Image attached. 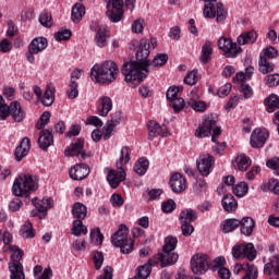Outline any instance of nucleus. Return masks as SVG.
<instances>
[{
  "label": "nucleus",
  "mask_w": 279,
  "mask_h": 279,
  "mask_svg": "<svg viewBox=\"0 0 279 279\" xmlns=\"http://www.w3.org/2000/svg\"><path fill=\"white\" fill-rule=\"evenodd\" d=\"M119 77V66L112 60H107L100 65L95 64L90 70V80L96 84H112Z\"/></svg>",
  "instance_id": "1"
},
{
  "label": "nucleus",
  "mask_w": 279,
  "mask_h": 279,
  "mask_svg": "<svg viewBox=\"0 0 279 279\" xmlns=\"http://www.w3.org/2000/svg\"><path fill=\"white\" fill-rule=\"evenodd\" d=\"M147 66L148 65L136 61L124 62L121 72L122 75H124V81L126 84H129V86H132V82H137L141 84V82H143V80H145L149 73Z\"/></svg>",
  "instance_id": "2"
},
{
  "label": "nucleus",
  "mask_w": 279,
  "mask_h": 279,
  "mask_svg": "<svg viewBox=\"0 0 279 279\" xmlns=\"http://www.w3.org/2000/svg\"><path fill=\"white\" fill-rule=\"evenodd\" d=\"M38 189L32 174L22 173L15 178L12 186V193L15 197H29L33 191Z\"/></svg>",
  "instance_id": "3"
},
{
  "label": "nucleus",
  "mask_w": 279,
  "mask_h": 279,
  "mask_svg": "<svg viewBox=\"0 0 279 279\" xmlns=\"http://www.w3.org/2000/svg\"><path fill=\"white\" fill-rule=\"evenodd\" d=\"M128 226L120 225L117 232L111 235V243L114 247H120L121 254H132L134 252V239L129 236Z\"/></svg>",
  "instance_id": "4"
},
{
  "label": "nucleus",
  "mask_w": 279,
  "mask_h": 279,
  "mask_svg": "<svg viewBox=\"0 0 279 279\" xmlns=\"http://www.w3.org/2000/svg\"><path fill=\"white\" fill-rule=\"evenodd\" d=\"M210 134H213V143H217V136L221 134V128L217 125V117L215 116L205 118L195 131L196 138H206V136H210Z\"/></svg>",
  "instance_id": "5"
},
{
  "label": "nucleus",
  "mask_w": 279,
  "mask_h": 279,
  "mask_svg": "<svg viewBox=\"0 0 279 279\" xmlns=\"http://www.w3.org/2000/svg\"><path fill=\"white\" fill-rule=\"evenodd\" d=\"M231 254L235 260L247 258V260H256V248L253 243L236 244L232 247Z\"/></svg>",
  "instance_id": "6"
},
{
  "label": "nucleus",
  "mask_w": 279,
  "mask_h": 279,
  "mask_svg": "<svg viewBox=\"0 0 279 279\" xmlns=\"http://www.w3.org/2000/svg\"><path fill=\"white\" fill-rule=\"evenodd\" d=\"M197 220V213L194 210H182L179 215V221L181 223V232L183 236H191L195 232L193 221Z\"/></svg>",
  "instance_id": "7"
},
{
  "label": "nucleus",
  "mask_w": 279,
  "mask_h": 279,
  "mask_svg": "<svg viewBox=\"0 0 279 279\" xmlns=\"http://www.w3.org/2000/svg\"><path fill=\"white\" fill-rule=\"evenodd\" d=\"M218 49L223 51L226 58H236V56L243 51V49L236 43L232 41L231 38L223 36L218 39Z\"/></svg>",
  "instance_id": "8"
},
{
  "label": "nucleus",
  "mask_w": 279,
  "mask_h": 279,
  "mask_svg": "<svg viewBox=\"0 0 279 279\" xmlns=\"http://www.w3.org/2000/svg\"><path fill=\"white\" fill-rule=\"evenodd\" d=\"M49 43L45 37H36L28 45V51L26 52V59L29 64H34L36 62V58L34 56L45 51V48L48 47Z\"/></svg>",
  "instance_id": "9"
},
{
  "label": "nucleus",
  "mask_w": 279,
  "mask_h": 279,
  "mask_svg": "<svg viewBox=\"0 0 279 279\" xmlns=\"http://www.w3.org/2000/svg\"><path fill=\"white\" fill-rule=\"evenodd\" d=\"M175 247H178V238L173 235H168L165 239V244L161 254H163L167 258L170 259L169 263H173L174 265L175 263H178V259L180 258V255L175 253Z\"/></svg>",
  "instance_id": "10"
},
{
  "label": "nucleus",
  "mask_w": 279,
  "mask_h": 279,
  "mask_svg": "<svg viewBox=\"0 0 279 279\" xmlns=\"http://www.w3.org/2000/svg\"><path fill=\"white\" fill-rule=\"evenodd\" d=\"M87 210H72V216L74 217L73 226H72V234L74 236H80L81 234H88V228L84 226L82 221L86 219Z\"/></svg>",
  "instance_id": "11"
},
{
  "label": "nucleus",
  "mask_w": 279,
  "mask_h": 279,
  "mask_svg": "<svg viewBox=\"0 0 279 279\" xmlns=\"http://www.w3.org/2000/svg\"><path fill=\"white\" fill-rule=\"evenodd\" d=\"M208 257L204 254H195L191 258V269L196 276H203L208 271Z\"/></svg>",
  "instance_id": "12"
},
{
  "label": "nucleus",
  "mask_w": 279,
  "mask_h": 279,
  "mask_svg": "<svg viewBox=\"0 0 279 279\" xmlns=\"http://www.w3.org/2000/svg\"><path fill=\"white\" fill-rule=\"evenodd\" d=\"M123 121V112L116 111L111 113L110 119L107 121L106 125L104 126V134L102 137L105 141H108L112 137V132H114V128L121 124Z\"/></svg>",
  "instance_id": "13"
},
{
  "label": "nucleus",
  "mask_w": 279,
  "mask_h": 279,
  "mask_svg": "<svg viewBox=\"0 0 279 279\" xmlns=\"http://www.w3.org/2000/svg\"><path fill=\"white\" fill-rule=\"evenodd\" d=\"M106 14L111 23H119L123 16V0H112L108 3Z\"/></svg>",
  "instance_id": "14"
},
{
  "label": "nucleus",
  "mask_w": 279,
  "mask_h": 279,
  "mask_svg": "<svg viewBox=\"0 0 279 279\" xmlns=\"http://www.w3.org/2000/svg\"><path fill=\"white\" fill-rule=\"evenodd\" d=\"M64 156L73 157L75 156L78 160H86L88 158V154L84 149V140L78 138L76 142L72 143L65 150Z\"/></svg>",
  "instance_id": "15"
},
{
  "label": "nucleus",
  "mask_w": 279,
  "mask_h": 279,
  "mask_svg": "<svg viewBox=\"0 0 279 279\" xmlns=\"http://www.w3.org/2000/svg\"><path fill=\"white\" fill-rule=\"evenodd\" d=\"M269 140V131L255 129L251 134V147L254 149H260V147H265V143Z\"/></svg>",
  "instance_id": "16"
},
{
  "label": "nucleus",
  "mask_w": 279,
  "mask_h": 279,
  "mask_svg": "<svg viewBox=\"0 0 279 279\" xmlns=\"http://www.w3.org/2000/svg\"><path fill=\"white\" fill-rule=\"evenodd\" d=\"M197 170L202 175L207 178L213 172V167L215 165V159L209 154L201 155L196 161Z\"/></svg>",
  "instance_id": "17"
},
{
  "label": "nucleus",
  "mask_w": 279,
  "mask_h": 279,
  "mask_svg": "<svg viewBox=\"0 0 279 279\" xmlns=\"http://www.w3.org/2000/svg\"><path fill=\"white\" fill-rule=\"evenodd\" d=\"M149 49H150V44L149 40L143 38L140 41V48L136 52V60L137 62H141L142 64H145V66H149Z\"/></svg>",
  "instance_id": "18"
},
{
  "label": "nucleus",
  "mask_w": 279,
  "mask_h": 279,
  "mask_svg": "<svg viewBox=\"0 0 279 279\" xmlns=\"http://www.w3.org/2000/svg\"><path fill=\"white\" fill-rule=\"evenodd\" d=\"M107 181L109 182L111 189H119V184L125 180V170H123V168L118 170L107 168Z\"/></svg>",
  "instance_id": "19"
},
{
  "label": "nucleus",
  "mask_w": 279,
  "mask_h": 279,
  "mask_svg": "<svg viewBox=\"0 0 279 279\" xmlns=\"http://www.w3.org/2000/svg\"><path fill=\"white\" fill-rule=\"evenodd\" d=\"M95 32L94 43L96 47H99V49L108 47V39L110 38V32L108 28H106V26H98Z\"/></svg>",
  "instance_id": "20"
},
{
  "label": "nucleus",
  "mask_w": 279,
  "mask_h": 279,
  "mask_svg": "<svg viewBox=\"0 0 279 279\" xmlns=\"http://www.w3.org/2000/svg\"><path fill=\"white\" fill-rule=\"evenodd\" d=\"M32 149V143L29 141V137H23L22 141L20 142V145L16 146L15 148V160L17 162H21L25 156L29 154V150Z\"/></svg>",
  "instance_id": "21"
},
{
  "label": "nucleus",
  "mask_w": 279,
  "mask_h": 279,
  "mask_svg": "<svg viewBox=\"0 0 279 279\" xmlns=\"http://www.w3.org/2000/svg\"><path fill=\"white\" fill-rule=\"evenodd\" d=\"M69 173L72 180H84L90 173V168L86 163H77L70 169Z\"/></svg>",
  "instance_id": "22"
},
{
  "label": "nucleus",
  "mask_w": 279,
  "mask_h": 279,
  "mask_svg": "<svg viewBox=\"0 0 279 279\" xmlns=\"http://www.w3.org/2000/svg\"><path fill=\"white\" fill-rule=\"evenodd\" d=\"M170 186L173 193L186 191V179L181 173H173L170 178Z\"/></svg>",
  "instance_id": "23"
},
{
  "label": "nucleus",
  "mask_w": 279,
  "mask_h": 279,
  "mask_svg": "<svg viewBox=\"0 0 279 279\" xmlns=\"http://www.w3.org/2000/svg\"><path fill=\"white\" fill-rule=\"evenodd\" d=\"M112 110V98L108 96H102L97 101V113L99 117H108Z\"/></svg>",
  "instance_id": "24"
},
{
  "label": "nucleus",
  "mask_w": 279,
  "mask_h": 279,
  "mask_svg": "<svg viewBox=\"0 0 279 279\" xmlns=\"http://www.w3.org/2000/svg\"><path fill=\"white\" fill-rule=\"evenodd\" d=\"M148 141H154L158 136H167V133L162 130V126L154 120H149L147 123Z\"/></svg>",
  "instance_id": "25"
},
{
  "label": "nucleus",
  "mask_w": 279,
  "mask_h": 279,
  "mask_svg": "<svg viewBox=\"0 0 279 279\" xmlns=\"http://www.w3.org/2000/svg\"><path fill=\"white\" fill-rule=\"evenodd\" d=\"M252 166V159L245 154H240L236 156L235 160L232 161V167L238 171H247Z\"/></svg>",
  "instance_id": "26"
},
{
  "label": "nucleus",
  "mask_w": 279,
  "mask_h": 279,
  "mask_svg": "<svg viewBox=\"0 0 279 279\" xmlns=\"http://www.w3.org/2000/svg\"><path fill=\"white\" fill-rule=\"evenodd\" d=\"M170 258L166 257L163 253H158L154 257L148 259V263L146 265H149V268L151 269L153 267H170L171 265H174L173 263H170Z\"/></svg>",
  "instance_id": "27"
},
{
  "label": "nucleus",
  "mask_w": 279,
  "mask_h": 279,
  "mask_svg": "<svg viewBox=\"0 0 279 279\" xmlns=\"http://www.w3.org/2000/svg\"><path fill=\"white\" fill-rule=\"evenodd\" d=\"M264 274L270 276V278H274V276H277L275 279L279 278V256L272 257L269 263L265 264Z\"/></svg>",
  "instance_id": "28"
},
{
  "label": "nucleus",
  "mask_w": 279,
  "mask_h": 279,
  "mask_svg": "<svg viewBox=\"0 0 279 279\" xmlns=\"http://www.w3.org/2000/svg\"><path fill=\"white\" fill-rule=\"evenodd\" d=\"M10 116L12 117L15 123H21L25 119V111L21 107V102L14 100L10 104Z\"/></svg>",
  "instance_id": "29"
},
{
  "label": "nucleus",
  "mask_w": 279,
  "mask_h": 279,
  "mask_svg": "<svg viewBox=\"0 0 279 279\" xmlns=\"http://www.w3.org/2000/svg\"><path fill=\"white\" fill-rule=\"evenodd\" d=\"M254 228H256V222L251 217H244L240 220V231L244 236H252V232H254Z\"/></svg>",
  "instance_id": "30"
},
{
  "label": "nucleus",
  "mask_w": 279,
  "mask_h": 279,
  "mask_svg": "<svg viewBox=\"0 0 279 279\" xmlns=\"http://www.w3.org/2000/svg\"><path fill=\"white\" fill-rule=\"evenodd\" d=\"M32 204L36 210H51L54 206L53 198L51 197H44L43 199L33 198Z\"/></svg>",
  "instance_id": "31"
},
{
  "label": "nucleus",
  "mask_w": 279,
  "mask_h": 279,
  "mask_svg": "<svg viewBox=\"0 0 279 279\" xmlns=\"http://www.w3.org/2000/svg\"><path fill=\"white\" fill-rule=\"evenodd\" d=\"M257 38H258V35L256 34V32L254 31L245 32V33H242L240 36H238L236 44L240 46L254 45Z\"/></svg>",
  "instance_id": "32"
},
{
  "label": "nucleus",
  "mask_w": 279,
  "mask_h": 279,
  "mask_svg": "<svg viewBox=\"0 0 279 279\" xmlns=\"http://www.w3.org/2000/svg\"><path fill=\"white\" fill-rule=\"evenodd\" d=\"M40 149L47 150L53 145V135L49 131H41L38 138Z\"/></svg>",
  "instance_id": "33"
},
{
  "label": "nucleus",
  "mask_w": 279,
  "mask_h": 279,
  "mask_svg": "<svg viewBox=\"0 0 279 279\" xmlns=\"http://www.w3.org/2000/svg\"><path fill=\"white\" fill-rule=\"evenodd\" d=\"M241 226V220L239 219H226L225 221L221 222L220 228L223 232V234H228L230 232H234L238 228Z\"/></svg>",
  "instance_id": "34"
},
{
  "label": "nucleus",
  "mask_w": 279,
  "mask_h": 279,
  "mask_svg": "<svg viewBox=\"0 0 279 279\" xmlns=\"http://www.w3.org/2000/svg\"><path fill=\"white\" fill-rule=\"evenodd\" d=\"M10 279H25L23 264H8Z\"/></svg>",
  "instance_id": "35"
},
{
  "label": "nucleus",
  "mask_w": 279,
  "mask_h": 279,
  "mask_svg": "<svg viewBox=\"0 0 279 279\" xmlns=\"http://www.w3.org/2000/svg\"><path fill=\"white\" fill-rule=\"evenodd\" d=\"M120 158L116 162L117 169H122L123 167H125V165H128V162H130V160H132V158L130 157V155L132 154L130 147L123 146L120 150Z\"/></svg>",
  "instance_id": "36"
},
{
  "label": "nucleus",
  "mask_w": 279,
  "mask_h": 279,
  "mask_svg": "<svg viewBox=\"0 0 279 279\" xmlns=\"http://www.w3.org/2000/svg\"><path fill=\"white\" fill-rule=\"evenodd\" d=\"M10 252H13L11 255V260L9 262V265H23L21 260H23L24 252L21 250V247L16 245H10L9 246Z\"/></svg>",
  "instance_id": "37"
},
{
  "label": "nucleus",
  "mask_w": 279,
  "mask_h": 279,
  "mask_svg": "<svg viewBox=\"0 0 279 279\" xmlns=\"http://www.w3.org/2000/svg\"><path fill=\"white\" fill-rule=\"evenodd\" d=\"M19 234L22 239H34V236H36V231L34 230L32 222L26 221L21 226Z\"/></svg>",
  "instance_id": "38"
},
{
  "label": "nucleus",
  "mask_w": 279,
  "mask_h": 279,
  "mask_svg": "<svg viewBox=\"0 0 279 279\" xmlns=\"http://www.w3.org/2000/svg\"><path fill=\"white\" fill-rule=\"evenodd\" d=\"M86 14V8L82 3H76L72 7V21L73 23H80Z\"/></svg>",
  "instance_id": "39"
},
{
  "label": "nucleus",
  "mask_w": 279,
  "mask_h": 279,
  "mask_svg": "<svg viewBox=\"0 0 279 279\" xmlns=\"http://www.w3.org/2000/svg\"><path fill=\"white\" fill-rule=\"evenodd\" d=\"M134 171L137 175H145L147 173V169H149V160L147 158L142 157L134 163Z\"/></svg>",
  "instance_id": "40"
},
{
  "label": "nucleus",
  "mask_w": 279,
  "mask_h": 279,
  "mask_svg": "<svg viewBox=\"0 0 279 279\" xmlns=\"http://www.w3.org/2000/svg\"><path fill=\"white\" fill-rule=\"evenodd\" d=\"M211 56H213V43L205 41V44L202 47V53H201L199 60L201 62H203V64H207Z\"/></svg>",
  "instance_id": "41"
},
{
  "label": "nucleus",
  "mask_w": 279,
  "mask_h": 279,
  "mask_svg": "<svg viewBox=\"0 0 279 279\" xmlns=\"http://www.w3.org/2000/svg\"><path fill=\"white\" fill-rule=\"evenodd\" d=\"M267 112H276L279 108V97L276 94H271L268 98L265 99Z\"/></svg>",
  "instance_id": "42"
},
{
  "label": "nucleus",
  "mask_w": 279,
  "mask_h": 279,
  "mask_svg": "<svg viewBox=\"0 0 279 279\" xmlns=\"http://www.w3.org/2000/svg\"><path fill=\"white\" fill-rule=\"evenodd\" d=\"M248 191L250 186L245 182H239L232 186V193L235 197H245Z\"/></svg>",
  "instance_id": "43"
},
{
  "label": "nucleus",
  "mask_w": 279,
  "mask_h": 279,
  "mask_svg": "<svg viewBox=\"0 0 279 279\" xmlns=\"http://www.w3.org/2000/svg\"><path fill=\"white\" fill-rule=\"evenodd\" d=\"M239 207V203L236 202V198H234V196L230 195H226L222 198V208L225 210H236V208Z\"/></svg>",
  "instance_id": "44"
},
{
  "label": "nucleus",
  "mask_w": 279,
  "mask_h": 279,
  "mask_svg": "<svg viewBox=\"0 0 279 279\" xmlns=\"http://www.w3.org/2000/svg\"><path fill=\"white\" fill-rule=\"evenodd\" d=\"M39 101H41L43 106L46 107L53 106V101H56V96L53 95V90L51 89V87L46 88L44 96H41Z\"/></svg>",
  "instance_id": "45"
},
{
  "label": "nucleus",
  "mask_w": 279,
  "mask_h": 279,
  "mask_svg": "<svg viewBox=\"0 0 279 279\" xmlns=\"http://www.w3.org/2000/svg\"><path fill=\"white\" fill-rule=\"evenodd\" d=\"M259 71L264 74L267 75V73H272L274 71V63L268 62L267 58H264L263 54H259Z\"/></svg>",
  "instance_id": "46"
},
{
  "label": "nucleus",
  "mask_w": 279,
  "mask_h": 279,
  "mask_svg": "<svg viewBox=\"0 0 279 279\" xmlns=\"http://www.w3.org/2000/svg\"><path fill=\"white\" fill-rule=\"evenodd\" d=\"M242 279H258V268L254 264H247Z\"/></svg>",
  "instance_id": "47"
},
{
  "label": "nucleus",
  "mask_w": 279,
  "mask_h": 279,
  "mask_svg": "<svg viewBox=\"0 0 279 279\" xmlns=\"http://www.w3.org/2000/svg\"><path fill=\"white\" fill-rule=\"evenodd\" d=\"M209 3L205 4L203 14L205 19H215L217 16V11L215 10V2L216 1H207Z\"/></svg>",
  "instance_id": "48"
},
{
  "label": "nucleus",
  "mask_w": 279,
  "mask_h": 279,
  "mask_svg": "<svg viewBox=\"0 0 279 279\" xmlns=\"http://www.w3.org/2000/svg\"><path fill=\"white\" fill-rule=\"evenodd\" d=\"M78 84L76 81H70L69 88L66 90V95L69 99H75L80 95V90L77 89Z\"/></svg>",
  "instance_id": "49"
},
{
  "label": "nucleus",
  "mask_w": 279,
  "mask_h": 279,
  "mask_svg": "<svg viewBox=\"0 0 279 279\" xmlns=\"http://www.w3.org/2000/svg\"><path fill=\"white\" fill-rule=\"evenodd\" d=\"M71 36H72L71 29H66V28L65 29L61 28L57 33H54V39L58 43H62V40H69Z\"/></svg>",
  "instance_id": "50"
},
{
  "label": "nucleus",
  "mask_w": 279,
  "mask_h": 279,
  "mask_svg": "<svg viewBox=\"0 0 279 279\" xmlns=\"http://www.w3.org/2000/svg\"><path fill=\"white\" fill-rule=\"evenodd\" d=\"M49 121H51V112L46 111L40 116L39 121L36 123V130H44Z\"/></svg>",
  "instance_id": "51"
},
{
  "label": "nucleus",
  "mask_w": 279,
  "mask_h": 279,
  "mask_svg": "<svg viewBox=\"0 0 279 279\" xmlns=\"http://www.w3.org/2000/svg\"><path fill=\"white\" fill-rule=\"evenodd\" d=\"M169 60V56L167 53L157 54L151 62L153 66H165Z\"/></svg>",
  "instance_id": "52"
},
{
  "label": "nucleus",
  "mask_w": 279,
  "mask_h": 279,
  "mask_svg": "<svg viewBox=\"0 0 279 279\" xmlns=\"http://www.w3.org/2000/svg\"><path fill=\"white\" fill-rule=\"evenodd\" d=\"M199 81V76H197V71L193 70L184 77L183 82L184 84H187V86H193L194 84H197Z\"/></svg>",
  "instance_id": "53"
},
{
  "label": "nucleus",
  "mask_w": 279,
  "mask_h": 279,
  "mask_svg": "<svg viewBox=\"0 0 279 279\" xmlns=\"http://www.w3.org/2000/svg\"><path fill=\"white\" fill-rule=\"evenodd\" d=\"M228 12H226V9H223L222 3H217V11H216V21L217 23H223L226 21Z\"/></svg>",
  "instance_id": "54"
},
{
  "label": "nucleus",
  "mask_w": 279,
  "mask_h": 279,
  "mask_svg": "<svg viewBox=\"0 0 279 279\" xmlns=\"http://www.w3.org/2000/svg\"><path fill=\"white\" fill-rule=\"evenodd\" d=\"M10 114H11L10 105L8 106L5 104V100H3L2 102H0V121H5V119H8Z\"/></svg>",
  "instance_id": "55"
},
{
  "label": "nucleus",
  "mask_w": 279,
  "mask_h": 279,
  "mask_svg": "<svg viewBox=\"0 0 279 279\" xmlns=\"http://www.w3.org/2000/svg\"><path fill=\"white\" fill-rule=\"evenodd\" d=\"M278 166H279L278 157H272L266 161V167H268V169H272V171H275L276 175H279Z\"/></svg>",
  "instance_id": "56"
},
{
  "label": "nucleus",
  "mask_w": 279,
  "mask_h": 279,
  "mask_svg": "<svg viewBox=\"0 0 279 279\" xmlns=\"http://www.w3.org/2000/svg\"><path fill=\"white\" fill-rule=\"evenodd\" d=\"M180 90H182V87H178V86L170 87L166 93V97L168 101H172L173 99L178 98V93H180Z\"/></svg>",
  "instance_id": "57"
},
{
  "label": "nucleus",
  "mask_w": 279,
  "mask_h": 279,
  "mask_svg": "<svg viewBox=\"0 0 279 279\" xmlns=\"http://www.w3.org/2000/svg\"><path fill=\"white\" fill-rule=\"evenodd\" d=\"M94 264H95V269L99 271L101 269V265H104V253L102 252H95L94 253Z\"/></svg>",
  "instance_id": "58"
},
{
  "label": "nucleus",
  "mask_w": 279,
  "mask_h": 279,
  "mask_svg": "<svg viewBox=\"0 0 279 279\" xmlns=\"http://www.w3.org/2000/svg\"><path fill=\"white\" fill-rule=\"evenodd\" d=\"M240 93L243 94L244 99H250L254 95V89L248 84L243 83L240 86Z\"/></svg>",
  "instance_id": "59"
},
{
  "label": "nucleus",
  "mask_w": 279,
  "mask_h": 279,
  "mask_svg": "<svg viewBox=\"0 0 279 279\" xmlns=\"http://www.w3.org/2000/svg\"><path fill=\"white\" fill-rule=\"evenodd\" d=\"M266 85L269 88H274V86H279V74H270L266 77Z\"/></svg>",
  "instance_id": "60"
},
{
  "label": "nucleus",
  "mask_w": 279,
  "mask_h": 279,
  "mask_svg": "<svg viewBox=\"0 0 279 279\" xmlns=\"http://www.w3.org/2000/svg\"><path fill=\"white\" fill-rule=\"evenodd\" d=\"M39 23L44 27H51L53 25V22L51 21V14L49 13H44L39 16Z\"/></svg>",
  "instance_id": "61"
},
{
  "label": "nucleus",
  "mask_w": 279,
  "mask_h": 279,
  "mask_svg": "<svg viewBox=\"0 0 279 279\" xmlns=\"http://www.w3.org/2000/svg\"><path fill=\"white\" fill-rule=\"evenodd\" d=\"M192 110H195V112H205L206 110V102L198 100V101H192L189 102Z\"/></svg>",
  "instance_id": "62"
},
{
  "label": "nucleus",
  "mask_w": 279,
  "mask_h": 279,
  "mask_svg": "<svg viewBox=\"0 0 279 279\" xmlns=\"http://www.w3.org/2000/svg\"><path fill=\"white\" fill-rule=\"evenodd\" d=\"M263 58H278V50L274 47H268L260 53Z\"/></svg>",
  "instance_id": "63"
},
{
  "label": "nucleus",
  "mask_w": 279,
  "mask_h": 279,
  "mask_svg": "<svg viewBox=\"0 0 279 279\" xmlns=\"http://www.w3.org/2000/svg\"><path fill=\"white\" fill-rule=\"evenodd\" d=\"M170 101L172 104V108H173L174 112H180V110H182L184 108V99L183 98L177 97Z\"/></svg>",
  "instance_id": "64"
}]
</instances>
